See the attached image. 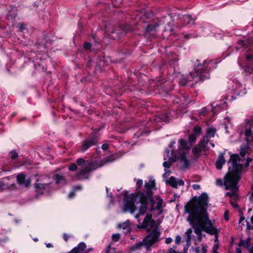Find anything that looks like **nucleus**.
Instances as JSON below:
<instances>
[{
	"mask_svg": "<svg viewBox=\"0 0 253 253\" xmlns=\"http://www.w3.org/2000/svg\"><path fill=\"white\" fill-rule=\"evenodd\" d=\"M155 187V181L149 180L145 183L144 192H138L129 195H123V211L125 212H130L131 213L138 211V213L135 215V218L139 223H141L139 219V216L145 213L148 203L153 202L152 190Z\"/></svg>",
	"mask_w": 253,
	"mask_h": 253,
	"instance_id": "obj_1",
	"label": "nucleus"
},
{
	"mask_svg": "<svg viewBox=\"0 0 253 253\" xmlns=\"http://www.w3.org/2000/svg\"><path fill=\"white\" fill-rule=\"evenodd\" d=\"M240 159L237 154L231 155L230 159L228 162L229 166V172L224 176V181L221 179L217 178L216 180V184L219 186L223 185L225 189L230 190V192L226 193L225 195L235 199L238 197L237 191L238 187L237 185L240 179V172L242 168L240 164Z\"/></svg>",
	"mask_w": 253,
	"mask_h": 253,
	"instance_id": "obj_2",
	"label": "nucleus"
},
{
	"mask_svg": "<svg viewBox=\"0 0 253 253\" xmlns=\"http://www.w3.org/2000/svg\"><path fill=\"white\" fill-rule=\"evenodd\" d=\"M209 197L202 193L194 202H189L185 206L186 212L189 214L187 220L191 226L210 220L207 211Z\"/></svg>",
	"mask_w": 253,
	"mask_h": 253,
	"instance_id": "obj_3",
	"label": "nucleus"
},
{
	"mask_svg": "<svg viewBox=\"0 0 253 253\" xmlns=\"http://www.w3.org/2000/svg\"><path fill=\"white\" fill-rule=\"evenodd\" d=\"M178 143V148L176 152L174 150H171L170 153L168 149L166 150V157L165 155L164 160L168 159V161H165L163 163V166L165 168H169L171 163L176 161L177 158L181 161L183 168L186 169L189 167L190 162L186 155L189 153L190 147L188 145L187 142L183 139H179Z\"/></svg>",
	"mask_w": 253,
	"mask_h": 253,
	"instance_id": "obj_4",
	"label": "nucleus"
},
{
	"mask_svg": "<svg viewBox=\"0 0 253 253\" xmlns=\"http://www.w3.org/2000/svg\"><path fill=\"white\" fill-rule=\"evenodd\" d=\"M214 63L212 60L209 61L208 62L204 61L203 64H199L194 67V71L190 72L187 79H181L179 81V84L181 85H185L189 82L193 81L195 84L199 81H203L204 80L210 78L209 70L211 67Z\"/></svg>",
	"mask_w": 253,
	"mask_h": 253,
	"instance_id": "obj_5",
	"label": "nucleus"
},
{
	"mask_svg": "<svg viewBox=\"0 0 253 253\" xmlns=\"http://www.w3.org/2000/svg\"><path fill=\"white\" fill-rule=\"evenodd\" d=\"M114 155L106 157L100 161H95L86 164L84 168H82L77 173L76 177L78 179H88V175L90 172L102 167L105 163L111 162L116 160Z\"/></svg>",
	"mask_w": 253,
	"mask_h": 253,
	"instance_id": "obj_6",
	"label": "nucleus"
},
{
	"mask_svg": "<svg viewBox=\"0 0 253 253\" xmlns=\"http://www.w3.org/2000/svg\"><path fill=\"white\" fill-rule=\"evenodd\" d=\"M160 234L161 233L158 228L153 229L141 242H137L131 247L130 251L133 252L140 250L143 247L146 248L147 252L150 251L151 246L160 241Z\"/></svg>",
	"mask_w": 253,
	"mask_h": 253,
	"instance_id": "obj_7",
	"label": "nucleus"
},
{
	"mask_svg": "<svg viewBox=\"0 0 253 253\" xmlns=\"http://www.w3.org/2000/svg\"><path fill=\"white\" fill-rule=\"evenodd\" d=\"M194 229V232L198 236L201 235L202 231H205L207 234L214 235L215 237V243H218V235L220 232V229L215 228L212 223L211 220H208L205 222L192 226Z\"/></svg>",
	"mask_w": 253,
	"mask_h": 253,
	"instance_id": "obj_8",
	"label": "nucleus"
},
{
	"mask_svg": "<svg viewBox=\"0 0 253 253\" xmlns=\"http://www.w3.org/2000/svg\"><path fill=\"white\" fill-rule=\"evenodd\" d=\"M49 177L47 176L41 177L37 179L35 184L36 192L39 194H48L51 188V182L48 181Z\"/></svg>",
	"mask_w": 253,
	"mask_h": 253,
	"instance_id": "obj_9",
	"label": "nucleus"
},
{
	"mask_svg": "<svg viewBox=\"0 0 253 253\" xmlns=\"http://www.w3.org/2000/svg\"><path fill=\"white\" fill-rule=\"evenodd\" d=\"M99 140V135L97 132L93 131L88 137L82 141L80 148L81 152H84L90 147L97 144Z\"/></svg>",
	"mask_w": 253,
	"mask_h": 253,
	"instance_id": "obj_10",
	"label": "nucleus"
},
{
	"mask_svg": "<svg viewBox=\"0 0 253 253\" xmlns=\"http://www.w3.org/2000/svg\"><path fill=\"white\" fill-rule=\"evenodd\" d=\"M130 30L131 28L129 26L121 25L118 28V29H116L111 32L110 38H112L113 39H119Z\"/></svg>",
	"mask_w": 253,
	"mask_h": 253,
	"instance_id": "obj_11",
	"label": "nucleus"
},
{
	"mask_svg": "<svg viewBox=\"0 0 253 253\" xmlns=\"http://www.w3.org/2000/svg\"><path fill=\"white\" fill-rule=\"evenodd\" d=\"M169 114H161L159 116H155L150 121L153 122L154 127H157V124L160 122L168 123L169 120Z\"/></svg>",
	"mask_w": 253,
	"mask_h": 253,
	"instance_id": "obj_12",
	"label": "nucleus"
},
{
	"mask_svg": "<svg viewBox=\"0 0 253 253\" xmlns=\"http://www.w3.org/2000/svg\"><path fill=\"white\" fill-rule=\"evenodd\" d=\"M167 184L169 185L173 188H177V185L183 186L184 182L182 179H178L177 180L173 176H171L167 181Z\"/></svg>",
	"mask_w": 253,
	"mask_h": 253,
	"instance_id": "obj_13",
	"label": "nucleus"
},
{
	"mask_svg": "<svg viewBox=\"0 0 253 253\" xmlns=\"http://www.w3.org/2000/svg\"><path fill=\"white\" fill-rule=\"evenodd\" d=\"M142 223L143 228H151L154 224V221L152 219L151 214H147Z\"/></svg>",
	"mask_w": 253,
	"mask_h": 253,
	"instance_id": "obj_14",
	"label": "nucleus"
},
{
	"mask_svg": "<svg viewBox=\"0 0 253 253\" xmlns=\"http://www.w3.org/2000/svg\"><path fill=\"white\" fill-rule=\"evenodd\" d=\"M225 153H220L218 156L217 159L215 162L216 168L221 169L223 166L225 164L226 160L224 158Z\"/></svg>",
	"mask_w": 253,
	"mask_h": 253,
	"instance_id": "obj_15",
	"label": "nucleus"
},
{
	"mask_svg": "<svg viewBox=\"0 0 253 253\" xmlns=\"http://www.w3.org/2000/svg\"><path fill=\"white\" fill-rule=\"evenodd\" d=\"M17 181L19 184L26 187H28L31 183L30 179H26V176L23 174H19L17 176Z\"/></svg>",
	"mask_w": 253,
	"mask_h": 253,
	"instance_id": "obj_16",
	"label": "nucleus"
},
{
	"mask_svg": "<svg viewBox=\"0 0 253 253\" xmlns=\"http://www.w3.org/2000/svg\"><path fill=\"white\" fill-rule=\"evenodd\" d=\"M53 178L58 185H64L66 183V179L62 174H55Z\"/></svg>",
	"mask_w": 253,
	"mask_h": 253,
	"instance_id": "obj_17",
	"label": "nucleus"
},
{
	"mask_svg": "<svg viewBox=\"0 0 253 253\" xmlns=\"http://www.w3.org/2000/svg\"><path fill=\"white\" fill-rule=\"evenodd\" d=\"M118 227L119 228L122 229L123 232L125 234H128L130 232V227L128 221L124 222L123 223L119 224Z\"/></svg>",
	"mask_w": 253,
	"mask_h": 253,
	"instance_id": "obj_18",
	"label": "nucleus"
},
{
	"mask_svg": "<svg viewBox=\"0 0 253 253\" xmlns=\"http://www.w3.org/2000/svg\"><path fill=\"white\" fill-rule=\"evenodd\" d=\"M186 25H192L195 24V19L192 18L190 15H184L181 17Z\"/></svg>",
	"mask_w": 253,
	"mask_h": 253,
	"instance_id": "obj_19",
	"label": "nucleus"
},
{
	"mask_svg": "<svg viewBox=\"0 0 253 253\" xmlns=\"http://www.w3.org/2000/svg\"><path fill=\"white\" fill-rule=\"evenodd\" d=\"M85 248V244L84 242H81L77 247L74 248L72 250L71 253H80V252L84 251Z\"/></svg>",
	"mask_w": 253,
	"mask_h": 253,
	"instance_id": "obj_20",
	"label": "nucleus"
},
{
	"mask_svg": "<svg viewBox=\"0 0 253 253\" xmlns=\"http://www.w3.org/2000/svg\"><path fill=\"white\" fill-rule=\"evenodd\" d=\"M210 139H208L207 136H204L202 140H201L198 145L200 147L203 151H206L208 150L207 145Z\"/></svg>",
	"mask_w": 253,
	"mask_h": 253,
	"instance_id": "obj_21",
	"label": "nucleus"
},
{
	"mask_svg": "<svg viewBox=\"0 0 253 253\" xmlns=\"http://www.w3.org/2000/svg\"><path fill=\"white\" fill-rule=\"evenodd\" d=\"M239 44L247 48L248 46L253 45V38H250L246 41H241L239 42Z\"/></svg>",
	"mask_w": 253,
	"mask_h": 253,
	"instance_id": "obj_22",
	"label": "nucleus"
},
{
	"mask_svg": "<svg viewBox=\"0 0 253 253\" xmlns=\"http://www.w3.org/2000/svg\"><path fill=\"white\" fill-rule=\"evenodd\" d=\"M158 26L157 24L154 25H148L146 27V35L148 36L151 34V32H156V28Z\"/></svg>",
	"mask_w": 253,
	"mask_h": 253,
	"instance_id": "obj_23",
	"label": "nucleus"
},
{
	"mask_svg": "<svg viewBox=\"0 0 253 253\" xmlns=\"http://www.w3.org/2000/svg\"><path fill=\"white\" fill-rule=\"evenodd\" d=\"M227 103L225 102H223L222 104H215V103H213L211 104V106L212 107V111L214 113L216 110H218V109L220 108L221 109H224V107H226Z\"/></svg>",
	"mask_w": 253,
	"mask_h": 253,
	"instance_id": "obj_24",
	"label": "nucleus"
},
{
	"mask_svg": "<svg viewBox=\"0 0 253 253\" xmlns=\"http://www.w3.org/2000/svg\"><path fill=\"white\" fill-rule=\"evenodd\" d=\"M192 233V230L191 228H189L185 233V236L186 237V241L187 244L188 245H190L191 241V234Z\"/></svg>",
	"mask_w": 253,
	"mask_h": 253,
	"instance_id": "obj_25",
	"label": "nucleus"
},
{
	"mask_svg": "<svg viewBox=\"0 0 253 253\" xmlns=\"http://www.w3.org/2000/svg\"><path fill=\"white\" fill-rule=\"evenodd\" d=\"M250 245V238L248 237L245 240L241 239L238 244L239 247H248Z\"/></svg>",
	"mask_w": 253,
	"mask_h": 253,
	"instance_id": "obj_26",
	"label": "nucleus"
},
{
	"mask_svg": "<svg viewBox=\"0 0 253 253\" xmlns=\"http://www.w3.org/2000/svg\"><path fill=\"white\" fill-rule=\"evenodd\" d=\"M203 151L202 149L199 147L198 145L196 146L193 149H192V153L195 155L196 157H199L201 154V152Z\"/></svg>",
	"mask_w": 253,
	"mask_h": 253,
	"instance_id": "obj_27",
	"label": "nucleus"
},
{
	"mask_svg": "<svg viewBox=\"0 0 253 253\" xmlns=\"http://www.w3.org/2000/svg\"><path fill=\"white\" fill-rule=\"evenodd\" d=\"M216 130L213 128H209L207 129V135L205 136L208 137V139L213 137L215 134Z\"/></svg>",
	"mask_w": 253,
	"mask_h": 253,
	"instance_id": "obj_28",
	"label": "nucleus"
},
{
	"mask_svg": "<svg viewBox=\"0 0 253 253\" xmlns=\"http://www.w3.org/2000/svg\"><path fill=\"white\" fill-rule=\"evenodd\" d=\"M243 68L247 75H250L253 72V67L252 65H246L243 66Z\"/></svg>",
	"mask_w": 253,
	"mask_h": 253,
	"instance_id": "obj_29",
	"label": "nucleus"
},
{
	"mask_svg": "<svg viewBox=\"0 0 253 253\" xmlns=\"http://www.w3.org/2000/svg\"><path fill=\"white\" fill-rule=\"evenodd\" d=\"M197 136L195 134L192 133L188 137V141L191 143H194L196 140Z\"/></svg>",
	"mask_w": 253,
	"mask_h": 253,
	"instance_id": "obj_30",
	"label": "nucleus"
},
{
	"mask_svg": "<svg viewBox=\"0 0 253 253\" xmlns=\"http://www.w3.org/2000/svg\"><path fill=\"white\" fill-rule=\"evenodd\" d=\"M193 134L198 136L201 132V128L199 126H195L193 128Z\"/></svg>",
	"mask_w": 253,
	"mask_h": 253,
	"instance_id": "obj_31",
	"label": "nucleus"
},
{
	"mask_svg": "<svg viewBox=\"0 0 253 253\" xmlns=\"http://www.w3.org/2000/svg\"><path fill=\"white\" fill-rule=\"evenodd\" d=\"M120 237L121 235L119 233L113 234L112 236V239L114 242H116L119 240Z\"/></svg>",
	"mask_w": 253,
	"mask_h": 253,
	"instance_id": "obj_32",
	"label": "nucleus"
},
{
	"mask_svg": "<svg viewBox=\"0 0 253 253\" xmlns=\"http://www.w3.org/2000/svg\"><path fill=\"white\" fill-rule=\"evenodd\" d=\"M9 154H10V156L11 158L13 160L15 159L18 156V155L15 150H12L9 153Z\"/></svg>",
	"mask_w": 253,
	"mask_h": 253,
	"instance_id": "obj_33",
	"label": "nucleus"
},
{
	"mask_svg": "<svg viewBox=\"0 0 253 253\" xmlns=\"http://www.w3.org/2000/svg\"><path fill=\"white\" fill-rule=\"evenodd\" d=\"M149 132H150V131H143L141 133H136L135 134H134V136L137 138H138L140 137V135H148Z\"/></svg>",
	"mask_w": 253,
	"mask_h": 253,
	"instance_id": "obj_34",
	"label": "nucleus"
},
{
	"mask_svg": "<svg viewBox=\"0 0 253 253\" xmlns=\"http://www.w3.org/2000/svg\"><path fill=\"white\" fill-rule=\"evenodd\" d=\"M1 234H0V245H2L3 243H5L7 241V238L5 237H1Z\"/></svg>",
	"mask_w": 253,
	"mask_h": 253,
	"instance_id": "obj_35",
	"label": "nucleus"
},
{
	"mask_svg": "<svg viewBox=\"0 0 253 253\" xmlns=\"http://www.w3.org/2000/svg\"><path fill=\"white\" fill-rule=\"evenodd\" d=\"M70 171H75L77 169V165L75 164H72L68 168Z\"/></svg>",
	"mask_w": 253,
	"mask_h": 253,
	"instance_id": "obj_36",
	"label": "nucleus"
},
{
	"mask_svg": "<svg viewBox=\"0 0 253 253\" xmlns=\"http://www.w3.org/2000/svg\"><path fill=\"white\" fill-rule=\"evenodd\" d=\"M84 162L85 161L83 158H79L77 160V163L79 166H82Z\"/></svg>",
	"mask_w": 253,
	"mask_h": 253,
	"instance_id": "obj_37",
	"label": "nucleus"
},
{
	"mask_svg": "<svg viewBox=\"0 0 253 253\" xmlns=\"http://www.w3.org/2000/svg\"><path fill=\"white\" fill-rule=\"evenodd\" d=\"M247 149L245 148H241L240 155L243 157L245 156Z\"/></svg>",
	"mask_w": 253,
	"mask_h": 253,
	"instance_id": "obj_38",
	"label": "nucleus"
},
{
	"mask_svg": "<svg viewBox=\"0 0 253 253\" xmlns=\"http://www.w3.org/2000/svg\"><path fill=\"white\" fill-rule=\"evenodd\" d=\"M181 238L180 236L177 235L176 236L175 239V244L177 245L180 244V243L181 242Z\"/></svg>",
	"mask_w": 253,
	"mask_h": 253,
	"instance_id": "obj_39",
	"label": "nucleus"
},
{
	"mask_svg": "<svg viewBox=\"0 0 253 253\" xmlns=\"http://www.w3.org/2000/svg\"><path fill=\"white\" fill-rule=\"evenodd\" d=\"M207 113V108L206 107H203L201 111L199 112L200 115H205Z\"/></svg>",
	"mask_w": 253,
	"mask_h": 253,
	"instance_id": "obj_40",
	"label": "nucleus"
},
{
	"mask_svg": "<svg viewBox=\"0 0 253 253\" xmlns=\"http://www.w3.org/2000/svg\"><path fill=\"white\" fill-rule=\"evenodd\" d=\"M91 47V44L89 42H85L84 44V47L86 49H89Z\"/></svg>",
	"mask_w": 253,
	"mask_h": 253,
	"instance_id": "obj_41",
	"label": "nucleus"
},
{
	"mask_svg": "<svg viewBox=\"0 0 253 253\" xmlns=\"http://www.w3.org/2000/svg\"><path fill=\"white\" fill-rule=\"evenodd\" d=\"M114 250V248H111L110 245H109L107 248L106 249L105 253H113L112 251H113Z\"/></svg>",
	"mask_w": 253,
	"mask_h": 253,
	"instance_id": "obj_42",
	"label": "nucleus"
},
{
	"mask_svg": "<svg viewBox=\"0 0 253 253\" xmlns=\"http://www.w3.org/2000/svg\"><path fill=\"white\" fill-rule=\"evenodd\" d=\"M143 184V181L141 179H138L136 182L137 188H140Z\"/></svg>",
	"mask_w": 253,
	"mask_h": 253,
	"instance_id": "obj_43",
	"label": "nucleus"
},
{
	"mask_svg": "<svg viewBox=\"0 0 253 253\" xmlns=\"http://www.w3.org/2000/svg\"><path fill=\"white\" fill-rule=\"evenodd\" d=\"M224 218L226 221L229 220V213L228 211H225L224 213Z\"/></svg>",
	"mask_w": 253,
	"mask_h": 253,
	"instance_id": "obj_44",
	"label": "nucleus"
},
{
	"mask_svg": "<svg viewBox=\"0 0 253 253\" xmlns=\"http://www.w3.org/2000/svg\"><path fill=\"white\" fill-rule=\"evenodd\" d=\"M6 187V186L4 185L3 182L0 181V191H1L3 189L5 188Z\"/></svg>",
	"mask_w": 253,
	"mask_h": 253,
	"instance_id": "obj_45",
	"label": "nucleus"
},
{
	"mask_svg": "<svg viewBox=\"0 0 253 253\" xmlns=\"http://www.w3.org/2000/svg\"><path fill=\"white\" fill-rule=\"evenodd\" d=\"M162 202H163V200L162 199L159 200V201L158 202V203L157 204V206H156V208L157 209H160L161 208Z\"/></svg>",
	"mask_w": 253,
	"mask_h": 253,
	"instance_id": "obj_46",
	"label": "nucleus"
},
{
	"mask_svg": "<svg viewBox=\"0 0 253 253\" xmlns=\"http://www.w3.org/2000/svg\"><path fill=\"white\" fill-rule=\"evenodd\" d=\"M172 239L170 237H168V238H166L165 243L167 244H169L171 243L172 242Z\"/></svg>",
	"mask_w": 253,
	"mask_h": 253,
	"instance_id": "obj_47",
	"label": "nucleus"
},
{
	"mask_svg": "<svg viewBox=\"0 0 253 253\" xmlns=\"http://www.w3.org/2000/svg\"><path fill=\"white\" fill-rule=\"evenodd\" d=\"M108 147H109V146L107 143H104L102 145L101 148L103 150H106L108 148Z\"/></svg>",
	"mask_w": 253,
	"mask_h": 253,
	"instance_id": "obj_48",
	"label": "nucleus"
},
{
	"mask_svg": "<svg viewBox=\"0 0 253 253\" xmlns=\"http://www.w3.org/2000/svg\"><path fill=\"white\" fill-rule=\"evenodd\" d=\"M175 144V141H171L169 145V147L170 149H172L174 147Z\"/></svg>",
	"mask_w": 253,
	"mask_h": 253,
	"instance_id": "obj_49",
	"label": "nucleus"
},
{
	"mask_svg": "<svg viewBox=\"0 0 253 253\" xmlns=\"http://www.w3.org/2000/svg\"><path fill=\"white\" fill-rule=\"evenodd\" d=\"M231 204L234 208H237L238 207V204L236 202L231 201Z\"/></svg>",
	"mask_w": 253,
	"mask_h": 253,
	"instance_id": "obj_50",
	"label": "nucleus"
},
{
	"mask_svg": "<svg viewBox=\"0 0 253 253\" xmlns=\"http://www.w3.org/2000/svg\"><path fill=\"white\" fill-rule=\"evenodd\" d=\"M219 247V244H218V243H215L212 247V250H214L215 251V250H217L218 248Z\"/></svg>",
	"mask_w": 253,
	"mask_h": 253,
	"instance_id": "obj_51",
	"label": "nucleus"
},
{
	"mask_svg": "<svg viewBox=\"0 0 253 253\" xmlns=\"http://www.w3.org/2000/svg\"><path fill=\"white\" fill-rule=\"evenodd\" d=\"M192 187L194 190H198L200 188V186L198 184H193Z\"/></svg>",
	"mask_w": 253,
	"mask_h": 253,
	"instance_id": "obj_52",
	"label": "nucleus"
},
{
	"mask_svg": "<svg viewBox=\"0 0 253 253\" xmlns=\"http://www.w3.org/2000/svg\"><path fill=\"white\" fill-rule=\"evenodd\" d=\"M69 236L66 234V233H64L63 234V239L64 240L66 241V242H67L68 239H69Z\"/></svg>",
	"mask_w": 253,
	"mask_h": 253,
	"instance_id": "obj_53",
	"label": "nucleus"
},
{
	"mask_svg": "<svg viewBox=\"0 0 253 253\" xmlns=\"http://www.w3.org/2000/svg\"><path fill=\"white\" fill-rule=\"evenodd\" d=\"M81 189H82V186L81 185H78V186H75L73 188V190L75 192L77 190H81Z\"/></svg>",
	"mask_w": 253,
	"mask_h": 253,
	"instance_id": "obj_54",
	"label": "nucleus"
},
{
	"mask_svg": "<svg viewBox=\"0 0 253 253\" xmlns=\"http://www.w3.org/2000/svg\"><path fill=\"white\" fill-rule=\"evenodd\" d=\"M74 196H75V191L73 190V191L71 192L69 194L68 197L69 198H71L73 197Z\"/></svg>",
	"mask_w": 253,
	"mask_h": 253,
	"instance_id": "obj_55",
	"label": "nucleus"
},
{
	"mask_svg": "<svg viewBox=\"0 0 253 253\" xmlns=\"http://www.w3.org/2000/svg\"><path fill=\"white\" fill-rule=\"evenodd\" d=\"M168 253H181L176 252L174 249L171 248L169 250Z\"/></svg>",
	"mask_w": 253,
	"mask_h": 253,
	"instance_id": "obj_56",
	"label": "nucleus"
},
{
	"mask_svg": "<svg viewBox=\"0 0 253 253\" xmlns=\"http://www.w3.org/2000/svg\"><path fill=\"white\" fill-rule=\"evenodd\" d=\"M252 161V158H247L246 159V161H247V163H246V165L248 166L249 165V163L250 162H251V161Z\"/></svg>",
	"mask_w": 253,
	"mask_h": 253,
	"instance_id": "obj_57",
	"label": "nucleus"
},
{
	"mask_svg": "<svg viewBox=\"0 0 253 253\" xmlns=\"http://www.w3.org/2000/svg\"><path fill=\"white\" fill-rule=\"evenodd\" d=\"M253 58V55L252 54H248L247 55V58L248 59H251Z\"/></svg>",
	"mask_w": 253,
	"mask_h": 253,
	"instance_id": "obj_58",
	"label": "nucleus"
},
{
	"mask_svg": "<svg viewBox=\"0 0 253 253\" xmlns=\"http://www.w3.org/2000/svg\"><path fill=\"white\" fill-rule=\"evenodd\" d=\"M236 253H242V251L240 248H237L236 249Z\"/></svg>",
	"mask_w": 253,
	"mask_h": 253,
	"instance_id": "obj_59",
	"label": "nucleus"
},
{
	"mask_svg": "<svg viewBox=\"0 0 253 253\" xmlns=\"http://www.w3.org/2000/svg\"><path fill=\"white\" fill-rule=\"evenodd\" d=\"M245 219V217H243V216H241L240 217V219H239V223H241L242 221H243Z\"/></svg>",
	"mask_w": 253,
	"mask_h": 253,
	"instance_id": "obj_60",
	"label": "nucleus"
},
{
	"mask_svg": "<svg viewBox=\"0 0 253 253\" xmlns=\"http://www.w3.org/2000/svg\"><path fill=\"white\" fill-rule=\"evenodd\" d=\"M249 253H253V246L249 250Z\"/></svg>",
	"mask_w": 253,
	"mask_h": 253,
	"instance_id": "obj_61",
	"label": "nucleus"
},
{
	"mask_svg": "<svg viewBox=\"0 0 253 253\" xmlns=\"http://www.w3.org/2000/svg\"><path fill=\"white\" fill-rule=\"evenodd\" d=\"M92 248H89L85 251L84 253H88L89 252L92 251Z\"/></svg>",
	"mask_w": 253,
	"mask_h": 253,
	"instance_id": "obj_62",
	"label": "nucleus"
},
{
	"mask_svg": "<svg viewBox=\"0 0 253 253\" xmlns=\"http://www.w3.org/2000/svg\"><path fill=\"white\" fill-rule=\"evenodd\" d=\"M46 246L47 248H51L52 247V245L50 243L46 244Z\"/></svg>",
	"mask_w": 253,
	"mask_h": 253,
	"instance_id": "obj_63",
	"label": "nucleus"
},
{
	"mask_svg": "<svg viewBox=\"0 0 253 253\" xmlns=\"http://www.w3.org/2000/svg\"><path fill=\"white\" fill-rule=\"evenodd\" d=\"M20 28L21 30H24L25 29V25L24 24H21L20 26Z\"/></svg>",
	"mask_w": 253,
	"mask_h": 253,
	"instance_id": "obj_64",
	"label": "nucleus"
}]
</instances>
